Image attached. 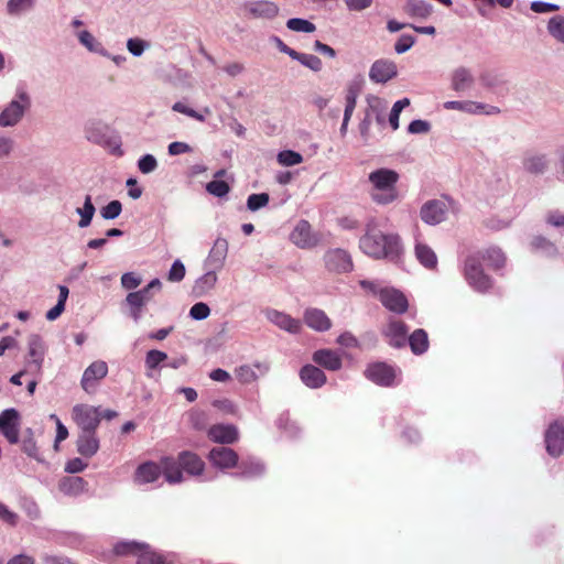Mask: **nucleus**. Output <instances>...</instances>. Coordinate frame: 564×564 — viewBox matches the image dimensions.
Here are the masks:
<instances>
[{"label": "nucleus", "mask_w": 564, "mask_h": 564, "mask_svg": "<svg viewBox=\"0 0 564 564\" xmlns=\"http://www.w3.org/2000/svg\"><path fill=\"white\" fill-rule=\"evenodd\" d=\"M360 249L368 256L381 259H395L401 252L400 240L397 235H386L376 227H368L360 238Z\"/></svg>", "instance_id": "f257e3e1"}, {"label": "nucleus", "mask_w": 564, "mask_h": 564, "mask_svg": "<svg viewBox=\"0 0 564 564\" xmlns=\"http://www.w3.org/2000/svg\"><path fill=\"white\" fill-rule=\"evenodd\" d=\"M368 180L371 184L370 197L379 205H388L399 198L397 183L399 174L390 169L381 167L372 171Z\"/></svg>", "instance_id": "f03ea898"}, {"label": "nucleus", "mask_w": 564, "mask_h": 564, "mask_svg": "<svg viewBox=\"0 0 564 564\" xmlns=\"http://www.w3.org/2000/svg\"><path fill=\"white\" fill-rule=\"evenodd\" d=\"M31 105L30 94L23 87H18L14 98L0 112V127L12 128L19 124Z\"/></svg>", "instance_id": "7ed1b4c3"}, {"label": "nucleus", "mask_w": 564, "mask_h": 564, "mask_svg": "<svg viewBox=\"0 0 564 564\" xmlns=\"http://www.w3.org/2000/svg\"><path fill=\"white\" fill-rule=\"evenodd\" d=\"M464 276L477 292L486 293L492 288L491 278L484 272L480 252L469 254L464 261Z\"/></svg>", "instance_id": "20e7f679"}, {"label": "nucleus", "mask_w": 564, "mask_h": 564, "mask_svg": "<svg viewBox=\"0 0 564 564\" xmlns=\"http://www.w3.org/2000/svg\"><path fill=\"white\" fill-rule=\"evenodd\" d=\"M325 271L330 275L349 273L354 270V261L350 253L341 248L327 250L323 256Z\"/></svg>", "instance_id": "39448f33"}, {"label": "nucleus", "mask_w": 564, "mask_h": 564, "mask_svg": "<svg viewBox=\"0 0 564 564\" xmlns=\"http://www.w3.org/2000/svg\"><path fill=\"white\" fill-rule=\"evenodd\" d=\"M73 417L80 432H96L101 421V413L98 408L77 404L73 408Z\"/></svg>", "instance_id": "423d86ee"}, {"label": "nucleus", "mask_w": 564, "mask_h": 564, "mask_svg": "<svg viewBox=\"0 0 564 564\" xmlns=\"http://www.w3.org/2000/svg\"><path fill=\"white\" fill-rule=\"evenodd\" d=\"M379 301L389 311L403 314L409 308L406 296L394 288H382L378 293Z\"/></svg>", "instance_id": "0eeeda50"}, {"label": "nucleus", "mask_w": 564, "mask_h": 564, "mask_svg": "<svg viewBox=\"0 0 564 564\" xmlns=\"http://www.w3.org/2000/svg\"><path fill=\"white\" fill-rule=\"evenodd\" d=\"M381 335L391 347L402 348L406 344L408 326L403 321L391 317L382 327Z\"/></svg>", "instance_id": "6e6552de"}, {"label": "nucleus", "mask_w": 564, "mask_h": 564, "mask_svg": "<svg viewBox=\"0 0 564 564\" xmlns=\"http://www.w3.org/2000/svg\"><path fill=\"white\" fill-rule=\"evenodd\" d=\"M20 414L15 409H7L0 413V433L10 444L19 442Z\"/></svg>", "instance_id": "1a4fd4ad"}, {"label": "nucleus", "mask_w": 564, "mask_h": 564, "mask_svg": "<svg viewBox=\"0 0 564 564\" xmlns=\"http://www.w3.org/2000/svg\"><path fill=\"white\" fill-rule=\"evenodd\" d=\"M365 375L376 384L390 387L395 379V369L386 362H375L367 367Z\"/></svg>", "instance_id": "9d476101"}, {"label": "nucleus", "mask_w": 564, "mask_h": 564, "mask_svg": "<svg viewBox=\"0 0 564 564\" xmlns=\"http://www.w3.org/2000/svg\"><path fill=\"white\" fill-rule=\"evenodd\" d=\"M546 451L551 456L557 457L564 451V425L560 421H555L547 427L545 432Z\"/></svg>", "instance_id": "9b49d317"}, {"label": "nucleus", "mask_w": 564, "mask_h": 564, "mask_svg": "<svg viewBox=\"0 0 564 564\" xmlns=\"http://www.w3.org/2000/svg\"><path fill=\"white\" fill-rule=\"evenodd\" d=\"M291 241L303 249H310L317 245V237L307 220H300L290 234Z\"/></svg>", "instance_id": "f8f14e48"}, {"label": "nucleus", "mask_w": 564, "mask_h": 564, "mask_svg": "<svg viewBox=\"0 0 564 564\" xmlns=\"http://www.w3.org/2000/svg\"><path fill=\"white\" fill-rule=\"evenodd\" d=\"M47 347L44 339L39 334H31L28 337L29 365L36 371H40L44 361Z\"/></svg>", "instance_id": "ddd939ff"}, {"label": "nucleus", "mask_w": 564, "mask_h": 564, "mask_svg": "<svg viewBox=\"0 0 564 564\" xmlns=\"http://www.w3.org/2000/svg\"><path fill=\"white\" fill-rule=\"evenodd\" d=\"M228 248H229V245H228V241L227 239L223 238V237H218L212 249L209 250V253L205 260V268L206 269H213V270H221L224 264H225V261H226V258H227V254H228Z\"/></svg>", "instance_id": "4468645a"}, {"label": "nucleus", "mask_w": 564, "mask_h": 564, "mask_svg": "<svg viewBox=\"0 0 564 564\" xmlns=\"http://www.w3.org/2000/svg\"><path fill=\"white\" fill-rule=\"evenodd\" d=\"M243 10L248 17L253 19H272L279 12V8L274 2L264 0L246 2Z\"/></svg>", "instance_id": "2eb2a0df"}, {"label": "nucleus", "mask_w": 564, "mask_h": 564, "mask_svg": "<svg viewBox=\"0 0 564 564\" xmlns=\"http://www.w3.org/2000/svg\"><path fill=\"white\" fill-rule=\"evenodd\" d=\"M264 315L272 324L290 334H297L301 329V322L284 312L268 308Z\"/></svg>", "instance_id": "dca6fc26"}, {"label": "nucleus", "mask_w": 564, "mask_h": 564, "mask_svg": "<svg viewBox=\"0 0 564 564\" xmlns=\"http://www.w3.org/2000/svg\"><path fill=\"white\" fill-rule=\"evenodd\" d=\"M208 457L213 465L221 469L232 468L238 464V454L225 446L214 447Z\"/></svg>", "instance_id": "f3484780"}, {"label": "nucleus", "mask_w": 564, "mask_h": 564, "mask_svg": "<svg viewBox=\"0 0 564 564\" xmlns=\"http://www.w3.org/2000/svg\"><path fill=\"white\" fill-rule=\"evenodd\" d=\"M108 373V366L105 361L98 360L94 361L91 365H89L82 377V388L89 392L94 387L96 381L105 378Z\"/></svg>", "instance_id": "a211bd4d"}, {"label": "nucleus", "mask_w": 564, "mask_h": 564, "mask_svg": "<svg viewBox=\"0 0 564 564\" xmlns=\"http://www.w3.org/2000/svg\"><path fill=\"white\" fill-rule=\"evenodd\" d=\"M397 65L392 61L378 59L376 61L369 72V77L376 83H387L397 76Z\"/></svg>", "instance_id": "6ab92c4d"}, {"label": "nucleus", "mask_w": 564, "mask_h": 564, "mask_svg": "<svg viewBox=\"0 0 564 564\" xmlns=\"http://www.w3.org/2000/svg\"><path fill=\"white\" fill-rule=\"evenodd\" d=\"M444 108L459 110L468 113H486L495 115L499 112V108L476 101H446Z\"/></svg>", "instance_id": "aec40b11"}, {"label": "nucleus", "mask_w": 564, "mask_h": 564, "mask_svg": "<svg viewBox=\"0 0 564 564\" xmlns=\"http://www.w3.org/2000/svg\"><path fill=\"white\" fill-rule=\"evenodd\" d=\"M208 436L219 444H232L238 440V430L231 424H216L209 429Z\"/></svg>", "instance_id": "412c9836"}, {"label": "nucleus", "mask_w": 564, "mask_h": 564, "mask_svg": "<svg viewBox=\"0 0 564 564\" xmlns=\"http://www.w3.org/2000/svg\"><path fill=\"white\" fill-rule=\"evenodd\" d=\"M77 452L85 457H93L99 449L96 432H80L76 441Z\"/></svg>", "instance_id": "4be33fe9"}, {"label": "nucleus", "mask_w": 564, "mask_h": 564, "mask_svg": "<svg viewBox=\"0 0 564 564\" xmlns=\"http://www.w3.org/2000/svg\"><path fill=\"white\" fill-rule=\"evenodd\" d=\"M445 205L438 200H430L421 208V218L426 224H440L445 218Z\"/></svg>", "instance_id": "5701e85b"}, {"label": "nucleus", "mask_w": 564, "mask_h": 564, "mask_svg": "<svg viewBox=\"0 0 564 564\" xmlns=\"http://www.w3.org/2000/svg\"><path fill=\"white\" fill-rule=\"evenodd\" d=\"M161 476V467L153 463L147 462L141 464L134 474V481L137 484H150L154 482Z\"/></svg>", "instance_id": "b1692460"}, {"label": "nucleus", "mask_w": 564, "mask_h": 564, "mask_svg": "<svg viewBox=\"0 0 564 564\" xmlns=\"http://www.w3.org/2000/svg\"><path fill=\"white\" fill-rule=\"evenodd\" d=\"M178 464L182 469L191 475H199L204 469V462L198 455L191 452H183L178 455Z\"/></svg>", "instance_id": "393cba45"}, {"label": "nucleus", "mask_w": 564, "mask_h": 564, "mask_svg": "<svg viewBox=\"0 0 564 564\" xmlns=\"http://www.w3.org/2000/svg\"><path fill=\"white\" fill-rule=\"evenodd\" d=\"M161 474L170 484H178L183 480V474L178 462L173 458L165 457L161 460Z\"/></svg>", "instance_id": "a878e982"}, {"label": "nucleus", "mask_w": 564, "mask_h": 564, "mask_svg": "<svg viewBox=\"0 0 564 564\" xmlns=\"http://www.w3.org/2000/svg\"><path fill=\"white\" fill-rule=\"evenodd\" d=\"M217 270L207 269V272L195 281L193 292L196 296H204L213 290L217 283Z\"/></svg>", "instance_id": "bb28decb"}, {"label": "nucleus", "mask_w": 564, "mask_h": 564, "mask_svg": "<svg viewBox=\"0 0 564 564\" xmlns=\"http://www.w3.org/2000/svg\"><path fill=\"white\" fill-rule=\"evenodd\" d=\"M79 43L85 46L89 52L99 54L101 56H110V53L104 45L87 30L77 33Z\"/></svg>", "instance_id": "cd10ccee"}, {"label": "nucleus", "mask_w": 564, "mask_h": 564, "mask_svg": "<svg viewBox=\"0 0 564 564\" xmlns=\"http://www.w3.org/2000/svg\"><path fill=\"white\" fill-rule=\"evenodd\" d=\"M87 482L78 476L65 477L59 482L62 492L68 496H78L85 490Z\"/></svg>", "instance_id": "c85d7f7f"}, {"label": "nucleus", "mask_w": 564, "mask_h": 564, "mask_svg": "<svg viewBox=\"0 0 564 564\" xmlns=\"http://www.w3.org/2000/svg\"><path fill=\"white\" fill-rule=\"evenodd\" d=\"M474 84V77L469 69L459 67L454 70L452 77V88L455 91H463Z\"/></svg>", "instance_id": "c756f323"}, {"label": "nucleus", "mask_w": 564, "mask_h": 564, "mask_svg": "<svg viewBox=\"0 0 564 564\" xmlns=\"http://www.w3.org/2000/svg\"><path fill=\"white\" fill-rule=\"evenodd\" d=\"M480 252V260L486 261L488 267L499 270L501 269L506 263V257L501 249L496 247H490L484 251Z\"/></svg>", "instance_id": "7c9ffc66"}, {"label": "nucleus", "mask_w": 564, "mask_h": 564, "mask_svg": "<svg viewBox=\"0 0 564 564\" xmlns=\"http://www.w3.org/2000/svg\"><path fill=\"white\" fill-rule=\"evenodd\" d=\"M408 340L412 352L415 355H421L429 348L427 333L422 328L415 329Z\"/></svg>", "instance_id": "2f4dec72"}, {"label": "nucleus", "mask_w": 564, "mask_h": 564, "mask_svg": "<svg viewBox=\"0 0 564 564\" xmlns=\"http://www.w3.org/2000/svg\"><path fill=\"white\" fill-rule=\"evenodd\" d=\"M549 161L544 154H528L523 160V166L531 174H541L547 167Z\"/></svg>", "instance_id": "473e14b6"}, {"label": "nucleus", "mask_w": 564, "mask_h": 564, "mask_svg": "<svg viewBox=\"0 0 564 564\" xmlns=\"http://www.w3.org/2000/svg\"><path fill=\"white\" fill-rule=\"evenodd\" d=\"M240 471L232 474L235 477L252 478L263 474L264 466L259 460H242L239 465Z\"/></svg>", "instance_id": "72a5a7b5"}, {"label": "nucleus", "mask_w": 564, "mask_h": 564, "mask_svg": "<svg viewBox=\"0 0 564 564\" xmlns=\"http://www.w3.org/2000/svg\"><path fill=\"white\" fill-rule=\"evenodd\" d=\"M359 94V88L356 85H350L347 88L346 97H345V111H344V120L341 124V131H345L348 124V121L355 110L356 99Z\"/></svg>", "instance_id": "f704fd0d"}, {"label": "nucleus", "mask_w": 564, "mask_h": 564, "mask_svg": "<svg viewBox=\"0 0 564 564\" xmlns=\"http://www.w3.org/2000/svg\"><path fill=\"white\" fill-rule=\"evenodd\" d=\"M415 256L420 263L427 269H435L437 265V257L435 252L424 243H416Z\"/></svg>", "instance_id": "c9c22d12"}, {"label": "nucleus", "mask_w": 564, "mask_h": 564, "mask_svg": "<svg viewBox=\"0 0 564 564\" xmlns=\"http://www.w3.org/2000/svg\"><path fill=\"white\" fill-rule=\"evenodd\" d=\"M96 213L95 205L93 204L91 196L86 195L83 207L76 208V214L79 215L78 227L87 228L93 220Z\"/></svg>", "instance_id": "e433bc0d"}, {"label": "nucleus", "mask_w": 564, "mask_h": 564, "mask_svg": "<svg viewBox=\"0 0 564 564\" xmlns=\"http://www.w3.org/2000/svg\"><path fill=\"white\" fill-rule=\"evenodd\" d=\"M319 366L328 370H338L341 367V358L336 351L319 349Z\"/></svg>", "instance_id": "4c0bfd02"}, {"label": "nucleus", "mask_w": 564, "mask_h": 564, "mask_svg": "<svg viewBox=\"0 0 564 564\" xmlns=\"http://www.w3.org/2000/svg\"><path fill=\"white\" fill-rule=\"evenodd\" d=\"M404 10L411 17L426 18L432 12V7L423 0H410Z\"/></svg>", "instance_id": "58836bf2"}, {"label": "nucleus", "mask_w": 564, "mask_h": 564, "mask_svg": "<svg viewBox=\"0 0 564 564\" xmlns=\"http://www.w3.org/2000/svg\"><path fill=\"white\" fill-rule=\"evenodd\" d=\"M153 297V294L148 291L145 288L135 291L130 292L126 297V303L129 306H144L147 305Z\"/></svg>", "instance_id": "ea45409f"}, {"label": "nucleus", "mask_w": 564, "mask_h": 564, "mask_svg": "<svg viewBox=\"0 0 564 564\" xmlns=\"http://www.w3.org/2000/svg\"><path fill=\"white\" fill-rule=\"evenodd\" d=\"M25 436L22 441V451L31 458H34L37 462H42V457L39 453L35 440L33 437V432L31 429L25 431Z\"/></svg>", "instance_id": "a19ab883"}, {"label": "nucleus", "mask_w": 564, "mask_h": 564, "mask_svg": "<svg viewBox=\"0 0 564 564\" xmlns=\"http://www.w3.org/2000/svg\"><path fill=\"white\" fill-rule=\"evenodd\" d=\"M286 28L294 32L313 33L316 30L314 23L301 18H292L286 21Z\"/></svg>", "instance_id": "79ce46f5"}, {"label": "nucleus", "mask_w": 564, "mask_h": 564, "mask_svg": "<svg viewBox=\"0 0 564 564\" xmlns=\"http://www.w3.org/2000/svg\"><path fill=\"white\" fill-rule=\"evenodd\" d=\"M549 33L557 41L564 43V17L555 15L547 23Z\"/></svg>", "instance_id": "37998d69"}, {"label": "nucleus", "mask_w": 564, "mask_h": 564, "mask_svg": "<svg viewBox=\"0 0 564 564\" xmlns=\"http://www.w3.org/2000/svg\"><path fill=\"white\" fill-rule=\"evenodd\" d=\"M137 564H171L162 554L144 549L138 557Z\"/></svg>", "instance_id": "c03bdc74"}, {"label": "nucleus", "mask_w": 564, "mask_h": 564, "mask_svg": "<svg viewBox=\"0 0 564 564\" xmlns=\"http://www.w3.org/2000/svg\"><path fill=\"white\" fill-rule=\"evenodd\" d=\"M148 545L139 544L137 542H120L115 546V552L118 555H127V554H139L147 549Z\"/></svg>", "instance_id": "a18cd8bd"}, {"label": "nucleus", "mask_w": 564, "mask_h": 564, "mask_svg": "<svg viewBox=\"0 0 564 564\" xmlns=\"http://www.w3.org/2000/svg\"><path fill=\"white\" fill-rule=\"evenodd\" d=\"M166 360L167 355L164 351L152 349L147 352L144 364L149 370H154Z\"/></svg>", "instance_id": "49530a36"}, {"label": "nucleus", "mask_w": 564, "mask_h": 564, "mask_svg": "<svg viewBox=\"0 0 564 564\" xmlns=\"http://www.w3.org/2000/svg\"><path fill=\"white\" fill-rule=\"evenodd\" d=\"M302 382L308 388H317V368L312 365H305L300 371Z\"/></svg>", "instance_id": "de8ad7c7"}, {"label": "nucleus", "mask_w": 564, "mask_h": 564, "mask_svg": "<svg viewBox=\"0 0 564 564\" xmlns=\"http://www.w3.org/2000/svg\"><path fill=\"white\" fill-rule=\"evenodd\" d=\"M88 140L93 141L95 143H98V144H101L105 142L107 145L111 147L110 152L115 155L121 156L123 154V151L121 150V141H120L119 137H111L108 140H105L104 137L99 138L98 135L89 134Z\"/></svg>", "instance_id": "09e8293b"}, {"label": "nucleus", "mask_w": 564, "mask_h": 564, "mask_svg": "<svg viewBox=\"0 0 564 564\" xmlns=\"http://www.w3.org/2000/svg\"><path fill=\"white\" fill-rule=\"evenodd\" d=\"M34 7V0H9L7 11L11 15H19Z\"/></svg>", "instance_id": "8fccbe9b"}, {"label": "nucleus", "mask_w": 564, "mask_h": 564, "mask_svg": "<svg viewBox=\"0 0 564 564\" xmlns=\"http://www.w3.org/2000/svg\"><path fill=\"white\" fill-rule=\"evenodd\" d=\"M276 160L283 166H293L302 162V155L292 150H283L279 152Z\"/></svg>", "instance_id": "3c124183"}, {"label": "nucleus", "mask_w": 564, "mask_h": 564, "mask_svg": "<svg viewBox=\"0 0 564 564\" xmlns=\"http://www.w3.org/2000/svg\"><path fill=\"white\" fill-rule=\"evenodd\" d=\"M270 197L267 193L251 194L247 199V207L251 212H257L269 204Z\"/></svg>", "instance_id": "603ef678"}, {"label": "nucleus", "mask_w": 564, "mask_h": 564, "mask_svg": "<svg viewBox=\"0 0 564 564\" xmlns=\"http://www.w3.org/2000/svg\"><path fill=\"white\" fill-rule=\"evenodd\" d=\"M121 210L122 204L119 200L115 199L100 209V215L104 219L112 220L121 214Z\"/></svg>", "instance_id": "864d4df0"}, {"label": "nucleus", "mask_w": 564, "mask_h": 564, "mask_svg": "<svg viewBox=\"0 0 564 564\" xmlns=\"http://www.w3.org/2000/svg\"><path fill=\"white\" fill-rule=\"evenodd\" d=\"M206 191L216 197H224L229 193L230 187L225 181L214 180L207 183Z\"/></svg>", "instance_id": "5fc2aeb1"}, {"label": "nucleus", "mask_w": 564, "mask_h": 564, "mask_svg": "<svg viewBox=\"0 0 564 564\" xmlns=\"http://www.w3.org/2000/svg\"><path fill=\"white\" fill-rule=\"evenodd\" d=\"M138 169L142 174H150L158 169V161L152 154H144L138 161Z\"/></svg>", "instance_id": "6e6d98bb"}, {"label": "nucleus", "mask_w": 564, "mask_h": 564, "mask_svg": "<svg viewBox=\"0 0 564 564\" xmlns=\"http://www.w3.org/2000/svg\"><path fill=\"white\" fill-rule=\"evenodd\" d=\"M149 46L147 41L139 37H131L127 41L128 51L135 57L141 56Z\"/></svg>", "instance_id": "4d7b16f0"}, {"label": "nucleus", "mask_w": 564, "mask_h": 564, "mask_svg": "<svg viewBox=\"0 0 564 564\" xmlns=\"http://www.w3.org/2000/svg\"><path fill=\"white\" fill-rule=\"evenodd\" d=\"M210 314L209 306L204 302L195 303L189 310V317L195 321L206 319Z\"/></svg>", "instance_id": "13d9d810"}, {"label": "nucleus", "mask_w": 564, "mask_h": 564, "mask_svg": "<svg viewBox=\"0 0 564 564\" xmlns=\"http://www.w3.org/2000/svg\"><path fill=\"white\" fill-rule=\"evenodd\" d=\"M294 61L300 62L303 66L317 70V57L312 54L300 53L297 51L293 52L291 57Z\"/></svg>", "instance_id": "bf43d9fd"}, {"label": "nucleus", "mask_w": 564, "mask_h": 564, "mask_svg": "<svg viewBox=\"0 0 564 564\" xmlns=\"http://www.w3.org/2000/svg\"><path fill=\"white\" fill-rule=\"evenodd\" d=\"M185 265L181 260H175L169 271L167 279L171 282H180L185 276Z\"/></svg>", "instance_id": "052dcab7"}, {"label": "nucleus", "mask_w": 564, "mask_h": 564, "mask_svg": "<svg viewBox=\"0 0 564 564\" xmlns=\"http://www.w3.org/2000/svg\"><path fill=\"white\" fill-rule=\"evenodd\" d=\"M141 276H139L134 272H127L123 273L121 276V285L126 290H134L141 284Z\"/></svg>", "instance_id": "680f3d73"}, {"label": "nucleus", "mask_w": 564, "mask_h": 564, "mask_svg": "<svg viewBox=\"0 0 564 564\" xmlns=\"http://www.w3.org/2000/svg\"><path fill=\"white\" fill-rule=\"evenodd\" d=\"M172 109H173V111L186 115V116H188L191 118H194V119H196L198 121H202V122L205 121V117L203 115H200L196 110L187 107L185 104H183L181 101L175 102L172 106Z\"/></svg>", "instance_id": "e2e57ef3"}, {"label": "nucleus", "mask_w": 564, "mask_h": 564, "mask_svg": "<svg viewBox=\"0 0 564 564\" xmlns=\"http://www.w3.org/2000/svg\"><path fill=\"white\" fill-rule=\"evenodd\" d=\"M415 42V39L410 34H403L399 37L394 45V50L398 54L405 53L409 51Z\"/></svg>", "instance_id": "0e129e2a"}, {"label": "nucleus", "mask_w": 564, "mask_h": 564, "mask_svg": "<svg viewBox=\"0 0 564 564\" xmlns=\"http://www.w3.org/2000/svg\"><path fill=\"white\" fill-rule=\"evenodd\" d=\"M237 378L242 383H250L257 379V375L250 366L243 365L237 369Z\"/></svg>", "instance_id": "69168bd1"}, {"label": "nucleus", "mask_w": 564, "mask_h": 564, "mask_svg": "<svg viewBox=\"0 0 564 564\" xmlns=\"http://www.w3.org/2000/svg\"><path fill=\"white\" fill-rule=\"evenodd\" d=\"M167 152L170 155H180L183 153L192 152V148L185 142L174 141L169 144Z\"/></svg>", "instance_id": "338daca9"}, {"label": "nucleus", "mask_w": 564, "mask_h": 564, "mask_svg": "<svg viewBox=\"0 0 564 564\" xmlns=\"http://www.w3.org/2000/svg\"><path fill=\"white\" fill-rule=\"evenodd\" d=\"M87 467V463H85L82 458H73L69 459L65 465V471L69 474H77L83 471Z\"/></svg>", "instance_id": "774afa93"}]
</instances>
